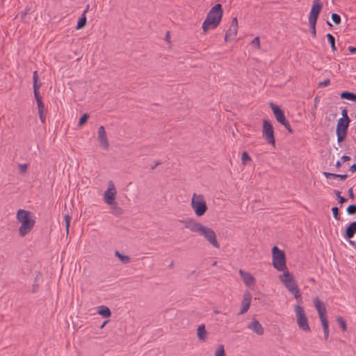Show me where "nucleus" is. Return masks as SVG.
<instances>
[{"label":"nucleus","mask_w":356,"mask_h":356,"mask_svg":"<svg viewBox=\"0 0 356 356\" xmlns=\"http://www.w3.org/2000/svg\"><path fill=\"white\" fill-rule=\"evenodd\" d=\"M273 266L278 271H289L286 264V256L283 250L277 246L272 248Z\"/></svg>","instance_id":"39448f33"},{"label":"nucleus","mask_w":356,"mask_h":356,"mask_svg":"<svg viewBox=\"0 0 356 356\" xmlns=\"http://www.w3.org/2000/svg\"><path fill=\"white\" fill-rule=\"evenodd\" d=\"M215 356H226L223 345H219L218 346Z\"/></svg>","instance_id":"2f4dec72"},{"label":"nucleus","mask_w":356,"mask_h":356,"mask_svg":"<svg viewBox=\"0 0 356 356\" xmlns=\"http://www.w3.org/2000/svg\"><path fill=\"white\" fill-rule=\"evenodd\" d=\"M294 312L297 317V324L299 328L304 331L309 332L310 327L308 323V319L305 314L304 307L298 305L294 307Z\"/></svg>","instance_id":"0eeeda50"},{"label":"nucleus","mask_w":356,"mask_h":356,"mask_svg":"<svg viewBox=\"0 0 356 356\" xmlns=\"http://www.w3.org/2000/svg\"><path fill=\"white\" fill-rule=\"evenodd\" d=\"M318 104V97H315L314 99V106L316 107L317 106V104Z\"/></svg>","instance_id":"13d9d810"},{"label":"nucleus","mask_w":356,"mask_h":356,"mask_svg":"<svg viewBox=\"0 0 356 356\" xmlns=\"http://www.w3.org/2000/svg\"><path fill=\"white\" fill-rule=\"evenodd\" d=\"M279 279L284 284L287 290L294 296L295 299L298 302H301L302 296L293 274L289 271H285V273L279 276Z\"/></svg>","instance_id":"20e7f679"},{"label":"nucleus","mask_w":356,"mask_h":356,"mask_svg":"<svg viewBox=\"0 0 356 356\" xmlns=\"http://www.w3.org/2000/svg\"><path fill=\"white\" fill-rule=\"evenodd\" d=\"M350 121L338 120L336 134L338 143H341L345 140L348 134V129Z\"/></svg>","instance_id":"1a4fd4ad"},{"label":"nucleus","mask_w":356,"mask_h":356,"mask_svg":"<svg viewBox=\"0 0 356 356\" xmlns=\"http://www.w3.org/2000/svg\"><path fill=\"white\" fill-rule=\"evenodd\" d=\"M323 174L327 179L328 178H339L341 180H345L348 177L347 175H339V174H335V173H332V172H324Z\"/></svg>","instance_id":"5701e85b"},{"label":"nucleus","mask_w":356,"mask_h":356,"mask_svg":"<svg viewBox=\"0 0 356 356\" xmlns=\"http://www.w3.org/2000/svg\"><path fill=\"white\" fill-rule=\"evenodd\" d=\"M323 3L321 0H314L312 7L309 13V20L316 21L322 10Z\"/></svg>","instance_id":"9b49d317"},{"label":"nucleus","mask_w":356,"mask_h":356,"mask_svg":"<svg viewBox=\"0 0 356 356\" xmlns=\"http://www.w3.org/2000/svg\"><path fill=\"white\" fill-rule=\"evenodd\" d=\"M38 286V284H33V291L35 292V288Z\"/></svg>","instance_id":"680f3d73"},{"label":"nucleus","mask_w":356,"mask_h":356,"mask_svg":"<svg viewBox=\"0 0 356 356\" xmlns=\"http://www.w3.org/2000/svg\"><path fill=\"white\" fill-rule=\"evenodd\" d=\"M335 166L337 168H339L341 166V163L340 161H337L336 162Z\"/></svg>","instance_id":"4d7b16f0"},{"label":"nucleus","mask_w":356,"mask_h":356,"mask_svg":"<svg viewBox=\"0 0 356 356\" xmlns=\"http://www.w3.org/2000/svg\"><path fill=\"white\" fill-rule=\"evenodd\" d=\"M334 193H335V195L337 196V197H338V198H339V197H341V195H340V193H340L339 191H334Z\"/></svg>","instance_id":"052dcab7"},{"label":"nucleus","mask_w":356,"mask_h":356,"mask_svg":"<svg viewBox=\"0 0 356 356\" xmlns=\"http://www.w3.org/2000/svg\"><path fill=\"white\" fill-rule=\"evenodd\" d=\"M191 205L195 214L198 217L204 215L208 209L205 198L202 194L193 193Z\"/></svg>","instance_id":"423d86ee"},{"label":"nucleus","mask_w":356,"mask_h":356,"mask_svg":"<svg viewBox=\"0 0 356 356\" xmlns=\"http://www.w3.org/2000/svg\"><path fill=\"white\" fill-rule=\"evenodd\" d=\"M251 157L249 156L247 152H243L241 155L242 163L245 165L248 161H250Z\"/></svg>","instance_id":"473e14b6"},{"label":"nucleus","mask_w":356,"mask_h":356,"mask_svg":"<svg viewBox=\"0 0 356 356\" xmlns=\"http://www.w3.org/2000/svg\"><path fill=\"white\" fill-rule=\"evenodd\" d=\"M165 39L166 41L169 42V40H170V32L169 31H168L166 33Z\"/></svg>","instance_id":"6e6d98bb"},{"label":"nucleus","mask_w":356,"mask_h":356,"mask_svg":"<svg viewBox=\"0 0 356 356\" xmlns=\"http://www.w3.org/2000/svg\"><path fill=\"white\" fill-rule=\"evenodd\" d=\"M38 108V113L44 112V105L42 102V100H39L37 103Z\"/></svg>","instance_id":"37998d69"},{"label":"nucleus","mask_w":356,"mask_h":356,"mask_svg":"<svg viewBox=\"0 0 356 356\" xmlns=\"http://www.w3.org/2000/svg\"><path fill=\"white\" fill-rule=\"evenodd\" d=\"M331 19L336 25H339L341 23V17L337 13H332Z\"/></svg>","instance_id":"72a5a7b5"},{"label":"nucleus","mask_w":356,"mask_h":356,"mask_svg":"<svg viewBox=\"0 0 356 356\" xmlns=\"http://www.w3.org/2000/svg\"><path fill=\"white\" fill-rule=\"evenodd\" d=\"M213 312L215 314H219L220 313V312L218 309L214 310Z\"/></svg>","instance_id":"69168bd1"},{"label":"nucleus","mask_w":356,"mask_h":356,"mask_svg":"<svg viewBox=\"0 0 356 356\" xmlns=\"http://www.w3.org/2000/svg\"><path fill=\"white\" fill-rule=\"evenodd\" d=\"M197 337L200 341H205L208 337V332L205 328L204 324H201L197 329Z\"/></svg>","instance_id":"6ab92c4d"},{"label":"nucleus","mask_w":356,"mask_h":356,"mask_svg":"<svg viewBox=\"0 0 356 356\" xmlns=\"http://www.w3.org/2000/svg\"><path fill=\"white\" fill-rule=\"evenodd\" d=\"M181 222L186 229L203 236L214 248H220L216 234L211 228L202 225L201 222L191 218H187Z\"/></svg>","instance_id":"f257e3e1"},{"label":"nucleus","mask_w":356,"mask_h":356,"mask_svg":"<svg viewBox=\"0 0 356 356\" xmlns=\"http://www.w3.org/2000/svg\"><path fill=\"white\" fill-rule=\"evenodd\" d=\"M16 218L21 223V226L19 228V234L23 237L33 228L35 220L32 218L31 213L24 209H19L17 212Z\"/></svg>","instance_id":"7ed1b4c3"},{"label":"nucleus","mask_w":356,"mask_h":356,"mask_svg":"<svg viewBox=\"0 0 356 356\" xmlns=\"http://www.w3.org/2000/svg\"><path fill=\"white\" fill-rule=\"evenodd\" d=\"M349 170H350L352 173H354L355 172H356V164H355V163L353 164V165L350 167Z\"/></svg>","instance_id":"603ef678"},{"label":"nucleus","mask_w":356,"mask_h":356,"mask_svg":"<svg viewBox=\"0 0 356 356\" xmlns=\"http://www.w3.org/2000/svg\"><path fill=\"white\" fill-rule=\"evenodd\" d=\"M38 114H39L40 119L42 123H44V122H45V115H44V112L38 113Z\"/></svg>","instance_id":"de8ad7c7"},{"label":"nucleus","mask_w":356,"mask_h":356,"mask_svg":"<svg viewBox=\"0 0 356 356\" xmlns=\"http://www.w3.org/2000/svg\"><path fill=\"white\" fill-rule=\"evenodd\" d=\"M173 266H174V262H173V261H172V262L170 263V264L169 265V267H170V268H172V267H173Z\"/></svg>","instance_id":"e2e57ef3"},{"label":"nucleus","mask_w":356,"mask_h":356,"mask_svg":"<svg viewBox=\"0 0 356 356\" xmlns=\"http://www.w3.org/2000/svg\"><path fill=\"white\" fill-rule=\"evenodd\" d=\"M252 300V295L249 291H245L243 293V300L241 302V309L239 312V314H243L248 312L250 308V303Z\"/></svg>","instance_id":"2eb2a0df"},{"label":"nucleus","mask_w":356,"mask_h":356,"mask_svg":"<svg viewBox=\"0 0 356 356\" xmlns=\"http://www.w3.org/2000/svg\"><path fill=\"white\" fill-rule=\"evenodd\" d=\"M323 329V335L324 339L327 340L328 339L329 336V325H328V321L327 319H323V321H321Z\"/></svg>","instance_id":"a878e982"},{"label":"nucleus","mask_w":356,"mask_h":356,"mask_svg":"<svg viewBox=\"0 0 356 356\" xmlns=\"http://www.w3.org/2000/svg\"><path fill=\"white\" fill-rule=\"evenodd\" d=\"M116 189L112 181L108 182V188L105 191L104 201L108 205H113L115 203Z\"/></svg>","instance_id":"9d476101"},{"label":"nucleus","mask_w":356,"mask_h":356,"mask_svg":"<svg viewBox=\"0 0 356 356\" xmlns=\"http://www.w3.org/2000/svg\"><path fill=\"white\" fill-rule=\"evenodd\" d=\"M330 83V79H326L325 80H324L322 82H319L318 83V88H323V87H326L327 86H329Z\"/></svg>","instance_id":"ea45409f"},{"label":"nucleus","mask_w":356,"mask_h":356,"mask_svg":"<svg viewBox=\"0 0 356 356\" xmlns=\"http://www.w3.org/2000/svg\"><path fill=\"white\" fill-rule=\"evenodd\" d=\"M115 255L123 263V264H127L130 261V258L127 256L122 254L118 250H116L115 252Z\"/></svg>","instance_id":"bb28decb"},{"label":"nucleus","mask_w":356,"mask_h":356,"mask_svg":"<svg viewBox=\"0 0 356 356\" xmlns=\"http://www.w3.org/2000/svg\"><path fill=\"white\" fill-rule=\"evenodd\" d=\"M34 92V97L36 99V102L38 103L39 100H42V97L40 95L39 90L38 91H33Z\"/></svg>","instance_id":"49530a36"},{"label":"nucleus","mask_w":356,"mask_h":356,"mask_svg":"<svg viewBox=\"0 0 356 356\" xmlns=\"http://www.w3.org/2000/svg\"><path fill=\"white\" fill-rule=\"evenodd\" d=\"M348 51L350 53H356V47H348Z\"/></svg>","instance_id":"864d4df0"},{"label":"nucleus","mask_w":356,"mask_h":356,"mask_svg":"<svg viewBox=\"0 0 356 356\" xmlns=\"http://www.w3.org/2000/svg\"><path fill=\"white\" fill-rule=\"evenodd\" d=\"M41 277H42V274L40 273H38L37 275H36V277H35V282H36L37 280H38V278H40Z\"/></svg>","instance_id":"bf43d9fd"},{"label":"nucleus","mask_w":356,"mask_h":356,"mask_svg":"<svg viewBox=\"0 0 356 356\" xmlns=\"http://www.w3.org/2000/svg\"><path fill=\"white\" fill-rule=\"evenodd\" d=\"M64 218H65V222L66 232H67V234H68L71 217L68 214H65L64 216Z\"/></svg>","instance_id":"f704fd0d"},{"label":"nucleus","mask_w":356,"mask_h":356,"mask_svg":"<svg viewBox=\"0 0 356 356\" xmlns=\"http://www.w3.org/2000/svg\"><path fill=\"white\" fill-rule=\"evenodd\" d=\"M110 206L113 214L118 216L122 213V209L116 205V202L114 204Z\"/></svg>","instance_id":"c756f323"},{"label":"nucleus","mask_w":356,"mask_h":356,"mask_svg":"<svg viewBox=\"0 0 356 356\" xmlns=\"http://www.w3.org/2000/svg\"><path fill=\"white\" fill-rule=\"evenodd\" d=\"M248 327L258 335H262L264 332V330L261 324L256 319L251 321L248 325Z\"/></svg>","instance_id":"f3484780"},{"label":"nucleus","mask_w":356,"mask_h":356,"mask_svg":"<svg viewBox=\"0 0 356 356\" xmlns=\"http://www.w3.org/2000/svg\"><path fill=\"white\" fill-rule=\"evenodd\" d=\"M252 44L254 46H257V48H259V47H260V40H259V37H256V38H254L252 40Z\"/></svg>","instance_id":"c03bdc74"},{"label":"nucleus","mask_w":356,"mask_h":356,"mask_svg":"<svg viewBox=\"0 0 356 356\" xmlns=\"http://www.w3.org/2000/svg\"><path fill=\"white\" fill-rule=\"evenodd\" d=\"M332 213H333V217L336 220H340V215H339V208L337 207H334L332 209Z\"/></svg>","instance_id":"4c0bfd02"},{"label":"nucleus","mask_w":356,"mask_h":356,"mask_svg":"<svg viewBox=\"0 0 356 356\" xmlns=\"http://www.w3.org/2000/svg\"><path fill=\"white\" fill-rule=\"evenodd\" d=\"M347 213L348 215H354L356 213V205L355 204H351L348 207Z\"/></svg>","instance_id":"c9c22d12"},{"label":"nucleus","mask_w":356,"mask_h":356,"mask_svg":"<svg viewBox=\"0 0 356 356\" xmlns=\"http://www.w3.org/2000/svg\"><path fill=\"white\" fill-rule=\"evenodd\" d=\"M337 321L338 322V323L339 324L341 330L343 331H346L347 327H346V321L341 316H339L337 317Z\"/></svg>","instance_id":"7c9ffc66"},{"label":"nucleus","mask_w":356,"mask_h":356,"mask_svg":"<svg viewBox=\"0 0 356 356\" xmlns=\"http://www.w3.org/2000/svg\"><path fill=\"white\" fill-rule=\"evenodd\" d=\"M309 29L313 38L316 36V21L309 20Z\"/></svg>","instance_id":"c85d7f7f"},{"label":"nucleus","mask_w":356,"mask_h":356,"mask_svg":"<svg viewBox=\"0 0 356 356\" xmlns=\"http://www.w3.org/2000/svg\"><path fill=\"white\" fill-rule=\"evenodd\" d=\"M270 104L275 115V117L276 118V120L280 123L284 122L286 119L285 118L284 112L280 109V108L278 106L273 104L272 102Z\"/></svg>","instance_id":"a211bd4d"},{"label":"nucleus","mask_w":356,"mask_h":356,"mask_svg":"<svg viewBox=\"0 0 356 356\" xmlns=\"http://www.w3.org/2000/svg\"><path fill=\"white\" fill-rule=\"evenodd\" d=\"M238 31V22L237 18L234 17L232 21L231 26L229 29L227 31L225 35V41L227 42L229 40H233L237 34Z\"/></svg>","instance_id":"f8f14e48"},{"label":"nucleus","mask_w":356,"mask_h":356,"mask_svg":"<svg viewBox=\"0 0 356 356\" xmlns=\"http://www.w3.org/2000/svg\"><path fill=\"white\" fill-rule=\"evenodd\" d=\"M89 8H90V5H89V4H88V5L86 6V9H85V10H83V13H84V14H85V15H86V13L88 12Z\"/></svg>","instance_id":"5fc2aeb1"},{"label":"nucleus","mask_w":356,"mask_h":356,"mask_svg":"<svg viewBox=\"0 0 356 356\" xmlns=\"http://www.w3.org/2000/svg\"><path fill=\"white\" fill-rule=\"evenodd\" d=\"M19 168L21 173H25L27 171L28 165L26 163L19 164Z\"/></svg>","instance_id":"79ce46f5"},{"label":"nucleus","mask_w":356,"mask_h":356,"mask_svg":"<svg viewBox=\"0 0 356 356\" xmlns=\"http://www.w3.org/2000/svg\"><path fill=\"white\" fill-rule=\"evenodd\" d=\"M98 140L104 149H107L108 148L109 143L104 126H100L98 129Z\"/></svg>","instance_id":"dca6fc26"},{"label":"nucleus","mask_w":356,"mask_h":356,"mask_svg":"<svg viewBox=\"0 0 356 356\" xmlns=\"http://www.w3.org/2000/svg\"><path fill=\"white\" fill-rule=\"evenodd\" d=\"M86 15L84 13H82L81 17L79 19L76 29L79 30L83 29L86 25Z\"/></svg>","instance_id":"393cba45"},{"label":"nucleus","mask_w":356,"mask_h":356,"mask_svg":"<svg viewBox=\"0 0 356 356\" xmlns=\"http://www.w3.org/2000/svg\"><path fill=\"white\" fill-rule=\"evenodd\" d=\"M238 273L247 286L251 287L255 284V278L249 272H245L242 269H240L238 270Z\"/></svg>","instance_id":"4468645a"},{"label":"nucleus","mask_w":356,"mask_h":356,"mask_svg":"<svg viewBox=\"0 0 356 356\" xmlns=\"http://www.w3.org/2000/svg\"><path fill=\"white\" fill-rule=\"evenodd\" d=\"M106 321H105V322H104V323L101 325V328H102V327L105 325V324H106Z\"/></svg>","instance_id":"774afa93"},{"label":"nucleus","mask_w":356,"mask_h":356,"mask_svg":"<svg viewBox=\"0 0 356 356\" xmlns=\"http://www.w3.org/2000/svg\"><path fill=\"white\" fill-rule=\"evenodd\" d=\"M313 302H314L315 308L318 312L320 320L323 321V319H327L326 308H325V305L324 302L321 301L318 297H315L314 298Z\"/></svg>","instance_id":"ddd939ff"},{"label":"nucleus","mask_w":356,"mask_h":356,"mask_svg":"<svg viewBox=\"0 0 356 356\" xmlns=\"http://www.w3.org/2000/svg\"><path fill=\"white\" fill-rule=\"evenodd\" d=\"M262 135L268 144L275 146V140L273 127L268 120H263Z\"/></svg>","instance_id":"6e6552de"},{"label":"nucleus","mask_w":356,"mask_h":356,"mask_svg":"<svg viewBox=\"0 0 356 356\" xmlns=\"http://www.w3.org/2000/svg\"><path fill=\"white\" fill-rule=\"evenodd\" d=\"M281 124L287 129V131L289 133H291V134L293 133V129L291 127L289 122L287 120H286L284 122H282Z\"/></svg>","instance_id":"a19ab883"},{"label":"nucleus","mask_w":356,"mask_h":356,"mask_svg":"<svg viewBox=\"0 0 356 356\" xmlns=\"http://www.w3.org/2000/svg\"><path fill=\"white\" fill-rule=\"evenodd\" d=\"M223 11L222 6L220 3L216 4L207 14V16L202 23V30L204 33L209 30L216 29L220 24Z\"/></svg>","instance_id":"f03ea898"},{"label":"nucleus","mask_w":356,"mask_h":356,"mask_svg":"<svg viewBox=\"0 0 356 356\" xmlns=\"http://www.w3.org/2000/svg\"><path fill=\"white\" fill-rule=\"evenodd\" d=\"M340 97L341 99L353 101L356 103V94H355L352 92H348V91L343 92L340 94Z\"/></svg>","instance_id":"4be33fe9"},{"label":"nucleus","mask_w":356,"mask_h":356,"mask_svg":"<svg viewBox=\"0 0 356 356\" xmlns=\"http://www.w3.org/2000/svg\"><path fill=\"white\" fill-rule=\"evenodd\" d=\"M338 200H339V202L340 204H343V203H345L347 201V199L346 197H342V196L339 197L338 198Z\"/></svg>","instance_id":"3c124183"},{"label":"nucleus","mask_w":356,"mask_h":356,"mask_svg":"<svg viewBox=\"0 0 356 356\" xmlns=\"http://www.w3.org/2000/svg\"><path fill=\"white\" fill-rule=\"evenodd\" d=\"M356 234V221L352 222L346 229L344 237L346 239H351Z\"/></svg>","instance_id":"aec40b11"},{"label":"nucleus","mask_w":356,"mask_h":356,"mask_svg":"<svg viewBox=\"0 0 356 356\" xmlns=\"http://www.w3.org/2000/svg\"><path fill=\"white\" fill-rule=\"evenodd\" d=\"M30 10H31V8H29V7L26 8V9H25L24 12H23V13H22V15H21V19H22V20H24L25 17L26 16V15H27V14H29V11H30Z\"/></svg>","instance_id":"a18cd8bd"},{"label":"nucleus","mask_w":356,"mask_h":356,"mask_svg":"<svg viewBox=\"0 0 356 356\" xmlns=\"http://www.w3.org/2000/svg\"><path fill=\"white\" fill-rule=\"evenodd\" d=\"M89 118V115L87 114V113H84L81 117V118L79 119V126H82L83 125L86 121L88 120Z\"/></svg>","instance_id":"e433bc0d"},{"label":"nucleus","mask_w":356,"mask_h":356,"mask_svg":"<svg viewBox=\"0 0 356 356\" xmlns=\"http://www.w3.org/2000/svg\"><path fill=\"white\" fill-rule=\"evenodd\" d=\"M348 195L349 197L351 198V199H354V193H353V188H350L348 191Z\"/></svg>","instance_id":"09e8293b"},{"label":"nucleus","mask_w":356,"mask_h":356,"mask_svg":"<svg viewBox=\"0 0 356 356\" xmlns=\"http://www.w3.org/2000/svg\"><path fill=\"white\" fill-rule=\"evenodd\" d=\"M341 118H340L339 120H343L347 121H350V118L348 115V111L346 108H343L341 111Z\"/></svg>","instance_id":"58836bf2"},{"label":"nucleus","mask_w":356,"mask_h":356,"mask_svg":"<svg viewBox=\"0 0 356 356\" xmlns=\"http://www.w3.org/2000/svg\"><path fill=\"white\" fill-rule=\"evenodd\" d=\"M98 314L104 318H109L111 316V312L106 306L102 305L98 307Z\"/></svg>","instance_id":"412c9836"},{"label":"nucleus","mask_w":356,"mask_h":356,"mask_svg":"<svg viewBox=\"0 0 356 356\" xmlns=\"http://www.w3.org/2000/svg\"><path fill=\"white\" fill-rule=\"evenodd\" d=\"M326 36H327V38L329 42L330 43V46H331L332 50L333 51H335L337 50V47H336V45H335V38H334V37L332 34H330V33H327Z\"/></svg>","instance_id":"cd10ccee"},{"label":"nucleus","mask_w":356,"mask_h":356,"mask_svg":"<svg viewBox=\"0 0 356 356\" xmlns=\"http://www.w3.org/2000/svg\"><path fill=\"white\" fill-rule=\"evenodd\" d=\"M341 159L343 162H346L350 160V157L349 156L344 155L341 156Z\"/></svg>","instance_id":"8fccbe9b"},{"label":"nucleus","mask_w":356,"mask_h":356,"mask_svg":"<svg viewBox=\"0 0 356 356\" xmlns=\"http://www.w3.org/2000/svg\"><path fill=\"white\" fill-rule=\"evenodd\" d=\"M327 25H328V26H330V27H332V24H331V23H330L329 22H327Z\"/></svg>","instance_id":"338daca9"},{"label":"nucleus","mask_w":356,"mask_h":356,"mask_svg":"<svg viewBox=\"0 0 356 356\" xmlns=\"http://www.w3.org/2000/svg\"><path fill=\"white\" fill-rule=\"evenodd\" d=\"M349 242H350V243L351 245H355V241H350H350H349Z\"/></svg>","instance_id":"0e129e2a"},{"label":"nucleus","mask_w":356,"mask_h":356,"mask_svg":"<svg viewBox=\"0 0 356 356\" xmlns=\"http://www.w3.org/2000/svg\"><path fill=\"white\" fill-rule=\"evenodd\" d=\"M33 91L39 90L40 88L42 86V83L38 81V74L37 71L33 72Z\"/></svg>","instance_id":"b1692460"}]
</instances>
